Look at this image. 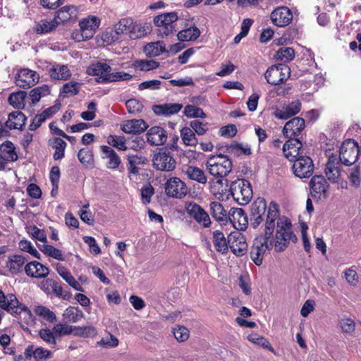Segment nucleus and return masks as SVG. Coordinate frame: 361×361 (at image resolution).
<instances>
[{
	"mask_svg": "<svg viewBox=\"0 0 361 361\" xmlns=\"http://www.w3.org/2000/svg\"><path fill=\"white\" fill-rule=\"evenodd\" d=\"M27 93L25 91H18L13 92L8 97L9 104L15 109H23L25 106V99Z\"/></svg>",
	"mask_w": 361,
	"mask_h": 361,
	"instance_id": "obj_39",
	"label": "nucleus"
},
{
	"mask_svg": "<svg viewBox=\"0 0 361 361\" xmlns=\"http://www.w3.org/2000/svg\"><path fill=\"white\" fill-rule=\"evenodd\" d=\"M173 333L175 338L178 342H184L187 341L190 336L189 330L183 326H177L174 327Z\"/></svg>",
	"mask_w": 361,
	"mask_h": 361,
	"instance_id": "obj_57",
	"label": "nucleus"
},
{
	"mask_svg": "<svg viewBox=\"0 0 361 361\" xmlns=\"http://www.w3.org/2000/svg\"><path fill=\"white\" fill-rule=\"evenodd\" d=\"M131 78L132 75L123 71H120L116 73L109 72L108 77H105L104 80L106 83H109L113 82L129 80Z\"/></svg>",
	"mask_w": 361,
	"mask_h": 361,
	"instance_id": "obj_53",
	"label": "nucleus"
},
{
	"mask_svg": "<svg viewBox=\"0 0 361 361\" xmlns=\"http://www.w3.org/2000/svg\"><path fill=\"white\" fill-rule=\"evenodd\" d=\"M24 270L27 276L35 279H45L49 274V268L37 261L27 263Z\"/></svg>",
	"mask_w": 361,
	"mask_h": 361,
	"instance_id": "obj_21",
	"label": "nucleus"
},
{
	"mask_svg": "<svg viewBox=\"0 0 361 361\" xmlns=\"http://www.w3.org/2000/svg\"><path fill=\"white\" fill-rule=\"evenodd\" d=\"M111 71V67L106 63L98 62L90 66L87 69V73L90 75L97 76L96 81L99 83L106 84L104 78L108 77L109 72Z\"/></svg>",
	"mask_w": 361,
	"mask_h": 361,
	"instance_id": "obj_20",
	"label": "nucleus"
},
{
	"mask_svg": "<svg viewBox=\"0 0 361 361\" xmlns=\"http://www.w3.org/2000/svg\"><path fill=\"white\" fill-rule=\"evenodd\" d=\"M26 116L19 111H13L8 114V120L5 123L7 128L22 130L25 125Z\"/></svg>",
	"mask_w": 361,
	"mask_h": 361,
	"instance_id": "obj_24",
	"label": "nucleus"
},
{
	"mask_svg": "<svg viewBox=\"0 0 361 361\" xmlns=\"http://www.w3.org/2000/svg\"><path fill=\"white\" fill-rule=\"evenodd\" d=\"M39 337L48 344L55 345L56 342V334L54 331L49 329H42L39 331Z\"/></svg>",
	"mask_w": 361,
	"mask_h": 361,
	"instance_id": "obj_62",
	"label": "nucleus"
},
{
	"mask_svg": "<svg viewBox=\"0 0 361 361\" xmlns=\"http://www.w3.org/2000/svg\"><path fill=\"white\" fill-rule=\"evenodd\" d=\"M0 156L9 161H16L18 155L15 147L11 141L4 142L0 147Z\"/></svg>",
	"mask_w": 361,
	"mask_h": 361,
	"instance_id": "obj_37",
	"label": "nucleus"
},
{
	"mask_svg": "<svg viewBox=\"0 0 361 361\" xmlns=\"http://www.w3.org/2000/svg\"><path fill=\"white\" fill-rule=\"evenodd\" d=\"M49 145L55 149L54 159L59 160L64 157L65 148L67 145L66 142L60 137H54L49 140Z\"/></svg>",
	"mask_w": 361,
	"mask_h": 361,
	"instance_id": "obj_43",
	"label": "nucleus"
},
{
	"mask_svg": "<svg viewBox=\"0 0 361 361\" xmlns=\"http://www.w3.org/2000/svg\"><path fill=\"white\" fill-rule=\"evenodd\" d=\"M100 20L91 16L82 20L80 23L81 30V37L82 40H87L93 37L95 30L99 26Z\"/></svg>",
	"mask_w": 361,
	"mask_h": 361,
	"instance_id": "obj_18",
	"label": "nucleus"
},
{
	"mask_svg": "<svg viewBox=\"0 0 361 361\" xmlns=\"http://www.w3.org/2000/svg\"><path fill=\"white\" fill-rule=\"evenodd\" d=\"M50 94L49 87L47 85L38 86L32 89L29 94L31 99V104H37L42 97H46Z\"/></svg>",
	"mask_w": 361,
	"mask_h": 361,
	"instance_id": "obj_41",
	"label": "nucleus"
},
{
	"mask_svg": "<svg viewBox=\"0 0 361 361\" xmlns=\"http://www.w3.org/2000/svg\"><path fill=\"white\" fill-rule=\"evenodd\" d=\"M19 248L24 252H28L35 257L37 259H40V254L39 252L34 247L31 242L27 240H22L19 243Z\"/></svg>",
	"mask_w": 361,
	"mask_h": 361,
	"instance_id": "obj_60",
	"label": "nucleus"
},
{
	"mask_svg": "<svg viewBox=\"0 0 361 361\" xmlns=\"http://www.w3.org/2000/svg\"><path fill=\"white\" fill-rule=\"evenodd\" d=\"M153 165L157 170L171 171L176 169V161L168 149H160L154 155Z\"/></svg>",
	"mask_w": 361,
	"mask_h": 361,
	"instance_id": "obj_7",
	"label": "nucleus"
},
{
	"mask_svg": "<svg viewBox=\"0 0 361 361\" xmlns=\"http://www.w3.org/2000/svg\"><path fill=\"white\" fill-rule=\"evenodd\" d=\"M338 324L343 333L352 334L355 331V323L350 317L341 318Z\"/></svg>",
	"mask_w": 361,
	"mask_h": 361,
	"instance_id": "obj_58",
	"label": "nucleus"
},
{
	"mask_svg": "<svg viewBox=\"0 0 361 361\" xmlns=\"http://www.w3.org/2000/svg\"><path fill=\"white\" fill-rule=\"evenodd\" d=\"M108 143L114 147H116L120 150H126V140L123 137L110 135L107 138Z\"/></svg>",
	"mask_w": 361,
	"mask_h": 361,
	"instance_id": "obj_63",
	"label": "nucleus"
},
{
	"mask_svg": "<svg viewBox=\"0 0 361 361\" xmlns=\"http://www.w3.org/2000/svg\"><path fill=\"white\" fill-rule=\"evenodd\" d=\"M13 314L18 315L19 319L26 325H31L34 322L31 311L27 307L20 302L13 311Z\"/></svg>",
	"mask_w": 361,
	"mask_h": 361,
	"instance_id": "obj_35",
	"label": "nucleus"
},
{
	"mask_svg": "<svg viewBox=\"0 0 361 361\" xmlns=\"http://www.w3.org/2000/svg\"><path fill=\"white\" fill-rule=\"evenodd\" d=\"M58 25L59 22L54 18L51 20H42L36 25L35 29L38 34L47 33L56 29Z\"/></svg>",
	"mask_w": 361,
	"mask_h": 361,
	"instance_id": "obj_46",
	"label": "nucleus"
},
{
	"mask_svg": "<svg viewBox=\"0 0 361 361\" xmlns=\"http://www.w3.org/2000/svg\"><path fill=\"white\" fill-rule=\"evenodd\" d=\"M291 223L285 216H279V206L275 202H271L265 220L263 235L257 237L250 251V257L253 262L259 266L262 264L265 252L274 247L276 252L286 249L291 239Z\"/></svg>",
	"mask_w": 361,
	"mask_h": 361,
	"instance_id": "obj_1",
	"label": "nucleus"
},
{
	"mask_svg": "<svg viewBox=\"0 0 361 361\" xmlns=\"http://www.w3.org/2000/svg\"><path fill=\"white\" fill-rule=\"evenodd\" d=\"M56 271L58 274L75 290L82 292L83 291L82 286L75 279L71 272L68 271L65 267L58 264L56 265Z\"/></svg>",
	"mask_w": 361,
	"mask_h": 361,
	"instance_id": "obj_33",
	"label": "nucleus"
},
{
	"mask_svg": "<svg viewBox=\"0 0 361 361\" xmlns=\"http://www.w3.org/2000/svg\"><path fill=\"white\" fill-rule=\"evenodd\" d=\"M267 209V202L262 197L257 198L251 207L250 224L256 228L264 221L263 216Z\"/></svg>",
	"mask_w": 361,
	"mask_h": 361,
	"instance_id": "obj_14",
	"label": "nucleus"
},
{
	"mask_svg": "<svg viewBox=\"0 0 361 361\" xmlns=\"http://www.w3.org/2000/svg\"><path fill=\"white\" fill-rule=\"evenodd\" d=\"M314 164L310 157L300 156L295 161L293 166L294 173L300 178L310 177L314 171Z\"/></svg>",
	"mask_w": 361,
	"mask_h": 361,
	"instance_id": "obj_12",
	"label": "nucleus"
},
{
	"mask_svg": "<svg viewBox=\"0 0 361 361\" xmlns=\"http://www.w3.org/2000/svg\"><path fill=\"white\" fill-rule=\"evenodd\" d=\"M200 35L199 28L195 26L180 30L177 34L178 39L180 42L195 41Z\"/></svg>",
	"mask_w": 361,
	"mask_h": 361,
	"instance_id": "obj_38",
	"label": "nucleus"
},
{
	"mask_svg": "<svg viewBox=\"0 0 361 361\" xmlns=\"http://www.w3.org/2000/svg\"><path fill=\"white\" fill-rule=\"evenodd\" d=\"M147 128V126L142 119H133L127 121L123 123L121 129L128 134H140Z\"/></svg>",
	"mask_w": 361,
	"mask_h": 361,
	"instance_id": "obj_25",
	"label": "nucleus"
},
{
	"mask_svg": "<svg viewBox=\"0 0 361 361\" xmlns=\"http://www.w3.org/2000/svg\"><path fill=\"white\" fill-rule=\"evenodd\" d=\"M277 59L288 62L292 61L295 57V51L291 47H281L276 53Z\"/></svg>",
	"mask_w": 361,
	"mask_h": 361,
	"instance_id": "obj_52",
	"label": "nucleus"
},
{
	"mask_svg": "<svg viewBox=\"0 0 361 361\" xmlns=\"http://www.w3.org/2000/svg\"><path fill=\"white\" fill-rule=\"evenodd\" d=\"M62 317L66 322L76 323L84 317V314L78 307L69 306L63 311Z\"/></svg>",
	"mask_w": 361,
	"mask_h": 361,
	"instance_id": "obj_34",
	"label": "nucleus"
},
{
	"mask_svg": "<svg viewBox=\"0 0 361 361\" xmlns=\"http://www.w3.org/2000/svg\"><path fill=\"white\" fill-rule=\"evenodd\" d=\"M133 20L129 18H126L120 20L114 25V32L118 35L121 34H128L130 37Z\"/></svg>",
	"mask_w": 361,
	"mask_h": 361,
	"instance_id": "obj_42",
	"label": "nucleus"
},
{
	"mask_svg": "<svg viewBox=\"0 0 361 361\" xmlns=\"http://www.w3.org/2000/svg\"><path fill=\"white\" fill-rule=\"evenodd\" d=\"M165 192L168 197L183 199L188 193L186 184L178 177H171L165 183Z\"/></svg>",
	"mask_w": 361,
	"mask_h": 361,
	"instance_id": "obj_8",
	"label": "nucleus"
},
{
	"mask_svg": "<svg viewBox=\"0 0 361 361\" xmlns=\"http://www.w3.org/2000/svg\"><path fill=\"white\" fill-rule=\"evenodd\" d=\"M40 250L47 256L51 257L57 260L63 261L65 259L62 252L52 245L44 244Z\"/></svg>",
	"mask_w": 361,
	"mask_h": 361,
	"instance_id": "obj_51",
	"label": "nucleus"
},
{
	"mask_svg": "<svg viewBox=\"0 0 361 361\" xmlns=\"http://www.w3.org/2000/svg\"><path fill=\"white\" fill-rule=\"evenodd\" d=\"M247 339L257 345L262 346V348L269 350L273 353H275L274 349L272 348L269 342L264 337L260 336L257 334H252L247 336Z\"/></svg>",
	"mask_w": 361,
	"mask_h": 361,
	"instance_id": "obj_49",
	"label": "nucleus"
},
{
	"mask_svg": "<svg viewBox=\"0 0 361 361\" xmlns=\"http://www.w3.org/2000/svg\"><path fill=\"white\" fill-rule=\"evenodd\" d=\"M213 243L216 250L221 254H226L228 251V237L226 238L224 234L217 230L213 233Z\"/></svg>",
	"mask_w": 361,
	"mask_h": 361,
	"instance_id": "obj_29",
	"label": "nucleus"
},
{
	"mask_svg": "<svg viewBox=\"0 0 361 361\" xmlns=\"http://www.w3.org/2000/svg\"><path fill=\"white\" fill-rule=\"evenodd\" d=\"M147 142L152 146L163 145L167 140L166 131L159 126L152 127L146 135Z\"/></svg>",
	"mask_w": 361,
	"mask_h": 361,
	"instance_id": "obj_22",
	"label": "nucleus"
},
{
	"mask_svg": "<svg viewBox=\"0 0 361 361\" xmlns=\"http://www.w3.org/2000/svg\"><path fill=\"white\" fill-rule=\"evenodd\" d=\"M101 150L104 154L103 158L109 159L106 167L110 169H116L121 163V159L116 152L112 148L106 145L101 146Z\"/></svg>",
	"mask_w": 361,
	"mask_h": 361,
	"instance_id": "obj_27",
	"label": "nucleus"
},
{
	"mask_svg": "<svg viewBox=\"0 0 361 361\" xmlns=\"http://www.w3.org/2000/svg\"><path fill=\"white\" fill-rule=\"evenodd\" d=\"M97 334V330L94 327L90 326H74L73 335L83 338L94 336Z\"/></svg>",
	"mask_w": 361,
	"mask_h": 361,
	"instance_id": "obj_50",
	"label": "nucleus"
},
{
	"mask_svg": "<svg viewBox=\"0 0 361 361\" xmlns=\"http://www.w3.org/2000/svg\"><path fill=\"white\" fill-rule=\"evenodd\" d=\"M183 172L188 178L200 184L204 185L207 182V178L204 171L197 166H188L185 168Z\"/></svg>",
	"mask_w": 361,
	"mask_h": 361,
	"instance_id": "obj_28",
	"label": "nucleus"
},
{
	"mask_svg": "<svg viewBox=\"0 0 361 361\" xmlns=\"http://www.w3.org/2000/svg\"><path fill=\"white\" fill-rule=\"evenodd\" d=\"M49 75L55 80H68L71 74L66 66L57 64L49 70Z\"/></svg>",
	"mask_w": 361,
	"mask_h": 361,
	"instance_id": "obj_36",
	"label": "nucleus"
},
{
	"mask_svg": "<svg viewBox=\"0 0 361 361\" xmlns=\"http://www.w3.org/2000/svg\"><path fill=\"white\" fill-rule=\"evenodd\" d=\"M126 106L128 113L137 114L142 111L143 104L136 99H130L126 102Z\"/></svg>",
	"mask_w": 361,
	"mask_h": 361,
	"instance_id": "obj_61",
	"label": "nucleus"
},
{
	"mask_svg": "<svg viewBox=\"0 0 361 361\" xmlns=\"http://www.w3.org/2000/svg\"><path fill=\"white\" fill-rule=\"evenodd\" d=\"M290 76V68L285 64L273 65L264 73L268 83L271 85H278L287 80Z\"/></svg>",
	"mask_w": 361,
	"mask_h": 361,
	"instance_id": "obj_6",
	"label": "nucleus"
},
{
	"mask_svg": "<svg viewBox=\"0 0 361 361\" xmlns=\"http://www.w3.org/2000/svg\"><path fill=\"white\" fill-rule=\"evenodd\" d=\"M302 144L300 139L288 140L283 146V153L290 161H295L300 157V149Z\"/></svg>",
	"mask_w": 361,
	"mask_h": 361,
	"instance_id": "obj_19",
	"label": "nucleus"
},
{
	"mask_svg": "<svg viewBox=\"0 0 361 361\" xmlns=\"http://www.w3.org/2000/svg\"><path fill=\"white\" fill-rule=\"evenodd\" d=\"M230 192L233 199L242 205L247 204L253 194L250 182L245 179H237L231 182Z\"/></svg>",
	"mask_w": 361,
	"mask_h": 361,
	"instance_id": "obj_5",
	"label": "nucleus"
},
{
	"mask_svg": "<svg viewBox=\"0 0 361 361\" xmlns=\"http://www.w3.org/2000/svg\"><path fill=\"white\" fill-rule=\"evenodd\" d=\"M18 304L19 301L15 295H5L4 293L0 290V308L7 311L11 314H13V311Z\"/></svg>",
	"mask_w": 361,
	"mask_h": 361,
	"instance_id": "obj_26",
	"label": "nucleus"
},
{
	"mask_svg": "<svg viewBox=\"0 0 361 361\" xmlns=\"http://www.w3.org/2000/svg\"><path fill=\"white\" fill-rule=\"evenodd\" d=\"M39 74L29 68H21L16 75L15 83L17 86L27 89L39 82Z\"/></svg>",
	"mask_w": 361,
	"mask_h": 361,
	"instance_id": "obj_9",
	"label": "nucleus"
},
{
	"mask_svg": "<svg viewBox=\"0 0 361 361\" xmlns=\"http://www.w3.org/2000/svg\"><path fill=\"white\" fill-rule=\"evenodd\" d=\"M185 115L188 118H205L206 114L202 109L192 105H187L184 109Z\"/></svg>",
	"mask_w": 361,
	"mask_h": 361,
	"instance_id": "obj_55",
	"label": "nucleus"
},
{
	"mask_svg": "<svg viewBox=\"0 0 361 361\" xmlns=\"http://www.w3.org/2000/svg\"><path fill=\"white\" fill-rule=\"evenodd\" d=\"M144 51L147 55L150 56H159L166 51L165 44L163 41H157L147 44L144 48Z\"/></svg>",
	"mask_w": 361,
	"mask_h": 361,
	"instance_id": "obj_40",
	"label": "nucleus"
},
{
	"mask_svg": "<svg viewBox=\"0 0 361 361\" xmlns=\"http://www.w3.org/2000/svg\"><path fill=\"white\" fill-rule=\"evenodd\" d=\"M329 184L323 176L317 175V193H319V198L326 199L327 197V190Z\"/></svg>",
	"mask_w": 361,
	"mask_h": 361,
	"instance_id": "obj_56",
	"label": "nucleus"
},
{
	"mask_svg": "<svg viewBox=\"0 0 361 361\" xmlns=\"http://www.w3.org/2000/svg\"><path fill=\"white\" fill-rule=\"evenodd\" d=\"M78 11L74 6H65L60 8L54 16V19H56V22L59 24L66 23L73 18L76 17Z\"/></svg>",
	"mask_w": 361,
	"mask_h": 361,
	"instance_id": "obj_30",
	"label": "nucleus"
},
{
	"mask_svg": "<svg viewBox=\"0 0 361 361\" xmlns=\"http://www.w3.org/2000/svg\"><path fill=\"white\" fill-rule=\"evenodd\" d=\"M178 20V13L175 11L166 12L154 17V24L158 27L157 34L164 38L177 31L174 23Z\"/></svg>",
	"mask_w": 361,
	"mask_h": 361,
	"instance_id": "obj_4",
	"label": "nucleus"
},
{
	"mask_svg": "<svg viewBox=\"0 0 361 361\" xmlns=\"http://www.w3.org/2000/svg\"><path fill=\"white\" fill-rule=\"evenodd\" d=\"M229 221L233 226L239 231L246 229L248 224L247 216L242 208H233L228 213Z\"/></svg>",
	"mask_w": 361,
	"mask_h": 361,
	"instance_id": "obj_17",
	"label": "nucleus"
},
{
	"mask_svg": "<svg viewBox=\"0 0 361 361\" xmlns=\"http://www.w3.org/2000/svg\"><path fill=\"white\" fill-rule=\"evenodd\" d=\"M227 243L229 244L228 248L236 256H243L247 250V243L245 237L238 231L231 232L228 235V241Z\"/></svg>",
	"mask_w": 361,
	"mask_h": 361,
	"instance_id": "obj_11",
	"label": "nucleus"
},
{
	"mask_svg": "<svg viewBox=\"0 0 361 361\" xmlns=\"http://www.w3.org/2000/svg\"><path fill=\"white\" fill-rule=\"evenodd\" d=\"M159 63L154 60H135L133 63V67L141 71H149L156 69Z\"/></svg>",
	"mask_w": 361,
	"mask_h": 361,
	"instance_id": "obj_47",
	"label": "nucleus"
},
{
	"mask_svg": "<svg viewBox=\"0 0 361 361\" xmlns=\"http://www.w3.org/2000/svg\"><path fill=\"white\" fill-rule=\"evenodd\" d=\"M35 312L38 316L42 317L44 319L51 323L55 322L56 319L55 314L44 306L37 307L35 310Z\"/></svg>",
	"mask_w": 361,
	"mask_h": 361,
	"instance_id": "obj_54",
	"label": "nucleus"
},
{
	"mask_svg": "<svg viewBox=\"0 0 361 361\" xmlns=\"http://www.w3.org/2000/svg\"><path fill=\"white\" fill-rule=\"evenodd\" d=\"M226 147L228 153L237 157L242 154L250 155L251 154V149L247 145L243 146L241 144L233 142L231 145H226Z\"/></svg>",
	"mask_w": 361,
	"mask_h": 361,
	"instance_id": "obj_44",
	"label": "nucleus"
},
{
	"mask_svg": "<svg viewBox=\"0 0 361 361\" xmlns=\"http://www.w3.org/2000/svg\"><path fill=\"white\" fill-rule=\"evenodd\" d=\"M182 108L183 105L181 104L165 103L154 105L152 110L158 116H170L179 112Z\"/></svg>",
	"mask_w": 361,
	"mask_h": 361,
	"instance_id": "obj_23",
	"label": "nucleus"
},
{
	"mask_svg": "<svg viewBox=\"0 0 361 361\" xmlns=\"http://www.w3.org/2000/svg\"><path fill=\"white\" fill-rule=\"evenodd\" d=\"M359 152L358 143L353 139H348L341 145L338 157L334 153L329 154L324 169L328 180L333 183H338L341 177L340 165H353L358 159Z\"/></svg>",
	"mask_w": 361,
	"mask_h": 361,
	"instance_id": "obj_2",
	"label": "nucleus"
},
{
	"mask_svg": "<svg viewBox=\"0 0 361 361\" xmlns=\"http://www.w3.org/2000/svg\"><path fill=\"white\" fill-rule=\"evenodd\" d=\"M206 168L210 175L214 178H224L232 171V161L228 156L219 154L211 156L206 161Z\"/></svg>",
	"mask_w": 361,
	"mask_h": 361,
	"instance_id": "obj_3",
	"label": "nucleus"
},
{
	"mask_svg": "<svg viewBox=\"0 0 361 361\" xmlns=\"http://www.w3.org/2000/svg\"><path fill=\"white\" fill-rule=\"evenodd\" d=\"M210 210L212 216L218 221H224L226 220V211L224 209V207L221 203L218 202H211Z\"/></svg>",
	"mask_w": 361,
	"mask_h": 361,
	"instance_id": "obj_45",
	"label": "nucleus"
},
{
	"mask_svg": "<svg viewBox=\"0 0 361 361\" xmlns=\"http://www.w3.org/2000/svg\"><path fill=\"white\" fill-rule=\"evenodd\" d=\"M130 38L140 39L146 36L152 30V25L149 23H140L134 24L132 23Z\"/></svg>",
	"mask_w": 361,
	"mask_h": 361,
	"instance_id": "obj_32",
	"label": "nucleus"
},
{
	"mask_svg": "<svg viewBox=\"0 0 361 361\" xmlns=\"http://www.w3.org/2000/svg\"><path fill=\"white\" fill-rule=\"evenodd\" d=\"M97 343L105 348H111L118 345V340L116 336L109 334V336L102 338Z\"/></svg>",
	"mask_w": 361,
	"mask_h": 361,
	"instance_id": "obj_64",
	"label": "nucleus"
},
{
	"mask_svg": "<svg viewBox=\"0 0 361 361\" xmlns=\"http://www.w3.org/2000/svg\"><path fill=\"white\" fill-rule=\"evenodd\" d=\"M301 109V103L298 99L277 107L273 112L275 118L279 119H288L297 114Z\"/></svg>",
	"mask_w": 361,
	"mask_h": 361,
	"instance_id": "obj_15",
	"label": "nucleus"
},
{
	"mask_svg": "<svg viewBox=\"0 0 361 361\" xmlns=\"http://www.w3.org/2000/svg\"><path fill=\"white\" fill-rule=\"evenodd\" d=\"M272 23L278 27H284L288 25L293 20L291 11L286 6L276 8L271 13Z\"/></svg>",
	"mask_w": 361,
	"mask_h": 361,
	"instance_id": "obj_16",
	"label": "nucleus"
},
{
	"mask_svg": "<svg viewBox=\"0 0 361 361\" xmlns=\"http://www.w3.org/2000/svg\"><path fill=\"white\" fill-rule=\"evenodd\" d=\"M187 213L192 217L200 225L208 228L211 225V219L207 212L199 204L189 202L185 206Z\"/></svg>",
	"mask_w": 361,
	"mask_h": 361,
	"instance_id": "obj_10",
	"label": "nucleus"
},
{
	"mask_svg": "<svg viewBox=\"0 0 361 361\" xmlns=\"http://www.w3.org/2000/svg\"><path fill=\"white\" fill-rule=\"evenodd\" d=\"M180 136L184 144L186 145L196 146L198 143L197 139L190 128H183L180 131Z\"/></svg>",
	"mask_w": 361,
	"mask_h": 361,
	"instance_id": "obj_48",
	"label": "nucleus"
},
{
	"mask_svg": "<svg viewBox=\"0 0 361 361\" xmlns=\"http://www.w3.org/2000/svg\"><path fill=\"white\" fill-rule=\"evenodd\" d=\"M73 327L67 324H57L53 328V331L57 336H62L63 335L73 334Z\"/></svg>",
	"mask_w": 361,
	"mask_h": 361,
	"instance_id": "obj_59",
	"label": "nucleus"
},
{
	"mask_svg": "<svg viewBox=\"0 0 361 361\" xmlns=\"http://www.w3.org/2000/svg\"><path fill=\"white\" fill-rule=\"evenodd\" d=\"M26 259L21 255H12L8 257L6 262V268L12 274H17L22 271Z\"/></svg>",
	"mask_w": 361,
	"mask_h": 361,
	"instance_id": "obj_31",
	"label": "nucleus"
},
{
	"mask_svg": "<svg viewBox=\"0 0 361 361\" xmlns=\"http://www.w3.org/2000/svg\"><path fill=\"white\" fill-rule=\"evenodd\" d=\"M305 128V120L300 117H294L285 124L283 134L288 140L300 139V135Z\"/></svg>",
	"mask_w": 361,
	"mask_h": 361,
	"instance_id": "obj_13",
	"label": "nucleus"
}]
</instances>
